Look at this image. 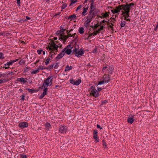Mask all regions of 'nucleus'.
I'll return each mask as SVG.
<instances>
[{"mask_svg":"<svg viewBox=\"0 0 158 158\" xmlns=\"http://www.w3.org/2000/svg\"><path fill=\"white\" fill-rule=\"evenodd\" d=\"M119 6L120 7V10H124L122 11L123 14L127 12H130V9L127 4L126 5H119Z\"/></svg>","mask_w":158,"mask_h":158,"instance_id":"1","label":"nucleus"},{"mask_svg":"<svg viewBox=\"0 0 158 158\" xmlns=\"http://www.w3.org/2000/svg\"><path fill=\"white\" fill-rule=\"evenodd\" d=\"M53 79V77L50 76L49 77L45 80L44 82V84L45 85L46 87L48 86H51L52 84V80Z\"/></svg>","mask_w":158,"mask_h":158,"instance_id":"2","label":"nucleus"},{"mask_svg":"<svg viewBox=\"0 0 158 158\" xmlns=\"http://www.w3.org/2000/svg\"><path fill=\"white\" fill-rule=\"evenodd\" d=\"M95 6H93L92 9H90V10L89 11V17H93L94 16L96 15L99 12V10L95 8Z\"/></svg>","mask_w":158,"mask_h":158,"instance_id":"3","label":"nucleus"},{"mask_svg":"<svg viewBox=\"0 0 158 158\" xmlns=\"http://www.w3.org/2000/svg\"><path fill=\"white\" fill-rule=\"evenodd\" d=\"M75 48V49H73V53L75 54V56L77 57L80 56L83 54L84 52L82 50L79 51L76 48Z\"/></svg>","mask_w":158,"mask_h":158,"instance_id":"4","label":"nucleus"},{"mask_svg":"<svg viewBox=\"0 0 158 158\" xmlns=\"http://www.w3.org/2000/svg\"><path fill=\"white\" fill-rule=\"evenodd\" d=\"M99 96L98 92L96 89H93L89 94V98H91L92 96L94 97L95 98L98 97Z\"/></svg>","mask_w":158,"mask_h":158,"instance_id":"5","label":"nucleus"},{"mask_svg":"<svg viewBox=\"0 0 158 158\" xmlns=\"http://www.w3.org/2000/svg\"><path fill=\"white\" fill-rule=\"evenodd\" d=\"M28 124L26 122H22L19 123V127L22 129L24 128L27 127H28Z\"/></svg>","mask_w":158,"mask_h":158,"instance_id":"6","label":"nucleus"},{"mask_svg":"<svg viewBox=\"0 0 158 158\" xmlns=\"http://www.w3.org/2000/svg\"><path fill=\"white\" fill-rule=\"evenodd\" d=\"M110 77L109 75H107L106 74H105L103 76L102 79L105 81V82L107 83L109 82L110 80Z\"/></svg>","mask_w":158,"mask_h":158,"instance_id":"7","label":"nucleus"},{"mask_svg":"<svg viewBox=\"0 0 158 158\" xmlns=\"http://www.w3.org/2000/svg\"><path fill=\"white\" fill-rule=\"evenodd\" d=\"M59 131L61 133H66V127L65 126H61L60 127Z\"/></svg>","mask_w":158,"mask_h":158,"instance_id":"8","label":"nucleus"},{"mask_svg":"<svg viewBox=\"0 0 158 158\" xmlns=\"http://www.w3.org/2000/svg\"><path fill=\"white\" fill-rule=\"evenodd\" d=\"M98 131L97 130H94V136L93 138L95 139L97 142L99 141V139L97 137L98 136Z\"/></svg>","mask_w":158,"mask_h":158,"instance_id":"9","label":"nucleus"},{"mask_svg":"<svg viewBox=\"0 0 158 158\" xmlns=\"http://www.w3.org/2000/svg\"><path fill=\"white\" fill-rule=\"evenodd\" d=\"M119 5L118 6L115 7V9H113L111 10V12L113 14H115L120 12V9Z\"/></svg>","mask_w":158,"mask_h":158,"instance_id":"10","label":"nucleus"},{"mask_svg":"<svg viewBox=\"0 0 158 158\" xmlns=\"http://www.w3.org/2000/svg\"><path fill=\"white\" fill-rule=\"evenodd\" d=\"M92 45H90V46L92 47L91 48H90V51H91L92 52L95 53H97V50L95 46L94 47V48H93L94 47V45L93 44H92Z\"/></svg>","mask_w":158,"mask_h":158,"instance_id":"11","label":"nucleus"},{"mask_svg":"<svg viewBox=\"0 0 158 158\" xmlns=\"http://www.w3.org/2000/svg\"><path fill=\"white\" fill-rule=\"evenodd\" d=\"M65 55V53H63L61 52L58 55L57 57L55 58V60H58L62 58Z\"/></svg>","mask_w":158,"mask_h":158,"instance_id":"12","label":"nucleus"},{"mask_svg":"<svg viewBox=\"0 0 158 158\" xmlns=\"http://www.w3.org/2000/svg\"><path fill=\"white\" fill-rule=\"evenodd\" d=\"M25 80H27V79L22 77L18 78L17 81L21 82H23V83H26L27 82V81Z\"/></svg>","mask_w":158,"mask_h":158,"instance_id":"13","label":"nucleus"},{"mask_svg":"<svg viewBox=\"0 0 158 158\" xmlns=\"http://www.w3.org/2000/svg\"><path fill=\"white\" fill-rule=\"evenodd\" d=\"M26 89L29 92H30L31 94H32L34 93H36L38 91L37 89H33L29 88H27Z\"/></svg>","mask_w":158,"mask_h":158,"instance_id":"14","label":"nucleus"},{"mask_svg":"<svg viewBox=\"0 0 158 158\" xmlns=\"http://www.w3.org/2000/svg\"><path fill=\"white\" fill-rule=\"evenodd\" d=\"M49 45H50V46H48V47H51V48H53L57 46L55 43V42L53 41H52L51 44L49 43Z\"/></svg>","mask_w":158,"mask_h":158,"instance_id":"15","label":"nucleus"},{"mask_svg":"<svg viewBox=\"0 0 158 158\" xmlns=\"http://www.w3.org/2000/svg\"><path fill=\"white\" fill-rule=\"evenodd\" d=\"M76 18V16L75 15L73 14L70 15L69 16L66 18V19H70L71 21L73 19H75Z\"/></svg>","mask_w":158,"mask_h":158,"instance_id":"16","label":"nucleus"},{"mask_svg":"<svg viewBox=\"0 0 158 158\" xmlns=\"http://www.w3.org/2000/svg\"><path fill=\"white\" fill-rule=\"evenodd\" d=\"M73 66H69L68 65H67L65 67V69H64V71L66 72L67 71H69L72 69Z\"/></svg>","mask_w":158,"mask_h":158,"instance_id":"17","label":"nucleus"},{"mask_svg":"<svg viewBox=\"0 0 158 158\" xmlns=\"http://www.w3.org/2000/svg\"><path fill=\"white\" fill-rule=\"evenodd\" d=\"M47 49L48 51H50L51 52H50V53H54L55 55L56 54V53H54L55 50H53V48H51V47H47Z\"/></svg>","mask_w":158,"mask_h":158,"instance_id":"18","label":"nucleus"},{"mask_svg":"<svg viewBox=\"0 0 158 158\" xmlns=\"http://www.w3.org/2000/svg\"><path fill=\"white\" fill-rule=\"evenodd\" d=\"M100 31L101 30L99 29L96 32H94L93 33L89 34V37L91 36L92 35L94 36L96 35L98 33H99Z\"/></svg>","mask_w":158,"mask_h":158,"instance_id":"19","label":"nucleus"},{"mask_svg":"<svg viewBox=\"0 0 158 158\" xmlns=\"http://www.w3.org/2000/svg\"><path fill=\"white\" fill-rule=\"evenodd\" d=\"M88 16H87V18H88L87 20L84 23L85 26L86 27H88L89 26V20L88 18Z\"/></svg>","mask_w":158,"mask_h":158,"instance_id":"20","label":"nucleus"},{"mask_svg":"<svg viewBox=\"0 0 158 158\" xmlns=\"http://www.w3.org/2000/svg\"><path fill=\"white\" fill-rule=\"evenodd\" d=\"M127 122L130 123L132 124L134 121V119L132 118H128L127 119Z\"/></svg>","mask_w":158,"mask_h":158,"instance_id":"21","label":"nucleus"},{"mask_svg":"<svg viewBox=\"0 0 158 158\" xmlns=\"http://www.w3.org/2000/svg\"><path fill=\"white\" fill-rule=\"evenodd\" d=\"M81 81L80 79H78L76 81H74V85H78L81 82Z\"/></svg>","mask_w":158,"mask_h":158,"instance_id":"22","label":"nucleus"},{"mask_svg":"<svg viewBox=\"0 0 158 158\" xmlns=\"http://www.w3.org/2000/svg\"><path fill=\"white\" fill-rule=\"evenodd\" d=\"M78 31L81 34H82L84 33V28L83 27H80L78 30Z\"/></svg>","mask_w":158,"mask_h":158,"instance_id":"23","label":"nucleus"},{"mask_svg":"<svg viewBox=\"0 0 158 158\" xmlns=\"http://www.w3.org/2000/svg\"><path fill=\"white\" fill-rule=\"evenodd\" d=\"M39 70L40 69H37L36 70H33L31 72V74H36L39 71Z\"/></svg>","mask_w":158,"mask_h":158,"instance_id":"24","label":"nucleus"},{"mask_svg":"<svg viewBox=\"0 0 158 158\" xmlns=\"http://www.w3.org/2000/svg\"><path fill=\"white\" fill-rule=\"evenodd\" d=\"M91 2V6H90V9H92L93 8V6H95V4H94V1L95 0H89Z\"/></svg>","mask_w":158,"mask_h":158,"instance_id":"25","label":"nucleus"},{"mask_svg":"<svg viewBox=\"0 0 158 158\" xmlns=\"http://www.w3.org/2000/svg\"><path fill=\"white\" fill-rule=\"evenodd\" d=\"M88 9V6H87L86 7H84L83 9V11L82 13V14L84 15L87 12Z\"/></svg>","mask_w":158,"mask_h":158,"instance_id":"26","label":"nucleus"},{"mask_svg":"<svg viewBox=\"0 0 158 158\" xmlns=\"http://www.w3.org/2000/svg\"><path fill=\"white\" fill-rule=\"evenodd\" d=\"M71 52H72V51H71V49H67L66 50V51L65 52V53H66L67 54L69 55L70 54Z\"/></svg>","mask_w":158,"mask_h":158,"instance_id":"27","label":"nucleus"},{"mask_svg":"<svg viewBox=\"0 0 158 158\" xmlns=\"http://www.w3.org/2000/svg\"><path fill=\"white\" fill-rule=\"evenodd\" d=\"M126 23V22L125 21H121V23H120V26H121V27H123L125 24Z\"/></svg>","mask_w":158,"mask_h":158,"instance_id":"28","label":"nucleus"},{"mask_svg":"<svg viewBox=\"0 0 158 158\" xmlns=\"http://www.w3.org/2000/svg\"><path fill=\"white\" fill-rule=\"evenodd\" d=\"M129 12H127V13H125V14H123L122 13V15H123V16H125L127 18L130 17V16L129 15Z\"/></svg>","mask_w":158,"mask_h":158,"instance_id":"29","label":"nucleus"},{"mask_svg":"<svg viewBox=\"0 0 158 158\" xmlns=\"http://www.w3.org/2000/svg\"><path fill=\"white\" fill-rule=\"evenodd\" d=\"M13 64L11 60H10V61L7 62L6 64H4V66H6L8 65V66L10 65H12Z\"/></svg>","mask_w":158,"mask_h":158,"instance_id":"30","label":"nucleus"},{"mask_svg":"<svg viewBox=\"0 0 158 158\" xmlns=\"http://www.w3.org/2000/svg\"><path fill=\"white\" fill-rule=\"evenodd\" d=\"M63 39L62 40L64 41V42H65L66 41L67 38H66V35H64V33H63Z\"/></svg>","mask_w":158,"mask_h":158,"instance_id":"31","label":"nucleus"},{"mask_svg":"<svg viewBox=\"0 0 158 158\" xmlns=\"http://www.w3.org/2000/svg\"><path fill=\"white\" fill-rule=\"evenodd\" d=\"M126 4L130 9H131V7L135 5V3H132L130 4L126 3Z\"/></svg>","mask_w":158,"mask_h":158,"instance_id":"32","label":"nucleus"},{"mask_svg":"<svg viewBox=\"0 0 158 158\" xmlns=\"http://www.w3.org/2000/svg\"><path fill=\"white\" fill-rule=\"evenodd\" d=\"M38 69H40L43 70V69H46L47 70H49V69L48 67L43 68V66L42 65H40L39 66V68Z\"/></svg>","mask_w":158,"mask_h":158,"instance_id":"33","label":"nucleus"},{"mask_svg":"<svg viewBox=\"0 0 158 158\" xmlns=\"http://www.w3.org/2000/svg\"><path fill=\"white\" fill-rule=\"evenodd\" d=\"M25 61L21 59L19 61V64L20 65H22L24 64Z\"/></svg>","mask_w":158,"mask_h":158,"instance_id":"34","label":"nucleus"},{"mask_svg":"<svg viewBox=\"0 0 158 158\" xmlns=\"http://www.w3.org/2000/svg\"><path fill=\"white\" fill-rule=\"evenodd\" d=\"M50 60V59L49 58V57H48L46 59V60L45 63V64L46 65H47L49 64Z\"/></svg>","mask_w":158,"mask_h":158,"instance_id":"35","label":"nucleus"},{"mask_svg":"<svg viewBox=\"0 0 158 158\" xmlns=\"http://www.w3.org/2000/svg\"><path fill=\"white\" fill-rule=\"evenodd\" d=\"M103 18H106L107 17L109 16V15L108 14L107 12H105V14L103 13V15H102Z\"/></svg>","mask_w":158,"mask_h":158,"instance_id":"36","label":"nucleus"},{"mask_svg":"<svg viewBox=\"0 0 158 158\" xmlns=\"http://www.w3.org/2000/svg\"><path fill=\"white\" fill-rule=\"evenodd\" d=\"M44 125L46 128H49L51 127L50 124L48 123H46Z\"/></svg>","mask_w":158,"mask_h":158,"instance_id":"37","label":"nucleus"},{"mask_svg":"<svg viewBox=\"0 0 158 158\" xmlns=\"http://www.w3.org/2000/svg\"><path fill=\"white\" fill-rule=\"evenodd\" d=\"M67 6V5L66 3L64 4H63L61 7V9H64Z\"/></svg>","mask_w":158,"mask_h":158,"instance_id":"38","label":"nucleus"},{"mask_svg":"<svg viewBox=\"0 0 158 158\" xmlns=\"http://www.w3.org/2000/svg\"><path fill=\"white\" fill-rule=\"evenodd\" d=\"M48 88H45L43 90V93H44L45 94L47 95V91H48Z\"/></svg>","mask_w":158,"mask_h":158,"instance_id":"39","label":"nucleus"},{"mask_svg":"<svg viewBox=\"0 0 158 158\" xmlns=\"http://www.w3.org/2000/svg\"><path fill=\"white\" fill-rule=\"evenodd\" d=\"M46 95L44 93H43L41 94L40 95V96L39 98L40 99H42L44 97V96L45 95Z\"/></svg>","mask_w":158,"mask_h":158,"instance_id":"40","label":"nucleus"},{"mask_svg":"<svg viewBox=\"0 0 158 158\" xmlns=\"http://www.w3.org/2000/svg\"><path fill=\"white\" fill-rule=\"evenodd\" d=\"M106 83L105 82V81H104L103 80H102V81H99L98 82V85H101Z\"/></svg>","mask_w":158,"mask_h":158,"instance_id":"41","label":"nucleus"},{"mask_svg":"<svg viewBox=\"0 0 158 158\" xmlns=\"http://www.w3.org/2000/svg\"><path fill=\"white\" fill-rule=\"evenodd\" d=\"M60 31L61 33L64 32L65 31V29H63L62 26H60Z\"/></svg>","mask_w":158,"mask_h":158,"instance_id":"42","label":"nucleus"},{"mask_svg":"<svg viewBox=\"0 0 158 158\" xmlns=\"http://www.w3.org/2000/svg\"><path fill=\"white\" fill-rule=\"evenodd\" d=\"M54 64H53L49 65L48 67L49 69V70H50V69L53 68L54 67Z\"/></svg>","mask_w":158,"mask_h":158,"instance_id":"43","label":"nucleus"},{"mask_svg":"<svg viewBox=\"0 0 158 158\" xmlns=\"http://www.w3.org/2000/svg\"><path fill=\"white\" fill-rule=\"evenodd\" d=\"M59 47V46L58 45L57 46L53 48V49L54 50H55L56 52H57L58 50V48Z\"/></svg>","mask_w":158,"mask_h":158,"instance_id":"44","label":"nucleus"},{"mask_svg":"<svg viewBox=\"0 0 158 158\" xmlns=\"http://www.w3.org/2000/svg\"><path fill=\"white\" fill-rule=\"evenodd\" d=\"M63 34H61L60 35V36L59 37V40H62L63 39Z\"/></svg>","mask_w":158,"mask_h":158,"instance_id":"45","label":"nucleus"},{"mask_svg":"<svg viewBox=\"0 0 158 158\" xmlns=\"http://www.w3.org/2000/svg\"><path fill=\"white\" fill-rule=\"evenodd\" d=\"M111 20V22H112V23H114L115 21V19L113 18H111L110 20Z\"/></svg>","mask_w":158,"mask_h":158,"instance_id":"46","label":"nucleus"},{"mask_svg":"<svg viewBox=\"0 0 158 158\" xmlns=\"http://www.w3.org/2000/svg\"><path fill=\"white\" fill-rule=\"evenodd\" d=\"M45 87H46V86H45V85L43 83V85L41 87H39V89H42L44 87L45 88Z\"/></svg>","mask_w":158,"mask_h":158,"instance_id":"47","label":"nucleus"},{"mask_svg":"<svg viewBox=\"0 0 158 158\" xmlns=\"http://www.w3.org/2000/svg\"><path fill=\"white\" fill-rule=\"evenodd\" d=\"M3 53L0 52V59H2L4 58V57H2Z\"/></svg>","mask_w":158,"mask_h":158,"instance_id":"48","label":"nucleus"},{"mask_svg":"<svg viewBox=\"0 0 158 158\" xmlns=\"http://www.w3.org/2000/svg\"><path fill=\"white\" fill-rule=\"evenodd\" d=\"M70 82L72 84H73L74 85V80H73V79H72L70 80Z\"/></svg>","mask_w":158,"mask_h":158,"instance_id":"49","label":"nucleus"},{"mask_svg":"<svg viewBox=\"0 0 158 158\" xmlns=\"http://www.w3.org/2000/svg\"><path fill=\"white\" fill-rule=\"evenodd\" d=\"M107 102V101L106 100H105L102 102V103L101 104V106H102L103 104H106Z\"/></svg>","mask_w":158,"mask_h":158,"instance_id":"50","label":"nucleus"},{"mask_svg":"<svg viewBox=\"0 0 158 158\" xmlns=\"http://www.w3.org/2000/svg\"><path fill=\"white\" fill-rule=\"evenodd\" d=\"M70 1L72 2V4H73L77 2V0H70Z\"/></svg>","mask_w":158,"mask_h":158,"instance_id":"51","label":"nucleus"},{"mask_svg":"<svg viewBox=\"0 0 158 158\" xmlns=\"http://www.w3.org/2000/svg\"><path fill=\"white\" fill-rule=\"evenodd\" d=\"M43 51L42 50H39L37 51V52L38 54L40 55L41 54L42 52Z\"/></svg>","mask_w":158,"mask_h":158,"instance_id":"52","label":"nucleus"},{"mask_svg":"<svg viewBox=\"0 0 158 158\" xmlns=\"http://www.w3.org/2000/svg\"><path fill=\"white\" fill-rule=\"evenodd\" d=\"M82 7L81 5H79L78 7L77 8L76 11H77L78 10L80 9Z\"/></svg>","mask_w":158,"mask_h":158,"instance_id":"53","label":"nucleus"},{"mask_svg":"<svg viewBox=\"0 0 158 158\" xmlns=\"http://www.w3.org/2000/svg\"><path fill=\"white\" fill-rule=\"evenodd\" d=\"M68 35H66V38H68L70 37H72V35L71 34H67Z\"/></svg>","mask_w":158,"mask_h":158,"instance_id":"54","label":"nucleus"},{"mask_svg":"<svg viewBox=\"0 0 158 158\" xmlns=\"http://www.w3.org/2000/svg\"><path fill=\"white\" fill-rule=\"evenodd\" d=\"M100 26V24L98 25V24H95L93 28L96 29L97 28L98 26Z\"/></svg>","mask_w":158,"mask_h":158,"instance_id":"55","label":"nucleus"},{"mask_svg":"<svg viewBox=\"0 0 158 158\" xmlns=\"http://www.w3.org/2000/svg\"><path fill=\"white\" fill-rule=\"evenodd\" d=\"M61 33V32H60V30H58L56 33V34L58 35H60V33Z\"/></svg>","mask_w":158,"mask_h":158,"instance_id":"56","label":"nucleus"},{"mask_svg":"<svg viewBox=\"0 0 158 158\" xmlns=\"http://www.w3.org/2000/svg\"><path fill=\"white\" fill-rule=\"evenodd\" d=\"M67 49V48H64V49L61 52L62 53H65V52L66 51V50Z\"/></svg>","mask_w":158,"mask_h":158,"instance_id":"57","label":"nucleus"},{"mask_svg":"<svg viewBox=\"0 0 158 158\" xmlns=\"http://www.w3.org/2000/svg\"><path fill=\"white\" fill-rule=\"evenodd\" d=\"M58 63H56V65L54 66V68L55 69H57L58 67Z\"/></svg>","mask_w":158,"mask_h":158,"instance_id":"58","label":"nucleus"},{"mask_svg":"<svg viewBox=\"0 0 158 158\" xmlns=\"http://www.w3.org/2000/svg\"><path fill=\"white\" fill-rule=\"evenodd\" d=\"M108 26L110 27V28L113 31V27L111 26L110 24H109V25H107Z\"/></svg>","mask_w":158,"mask_h":158,"instance_id":"59","label":"nucleus"},{"mask_svg":"<svg viewBox=\"0 0 158 158\" xmlns=\"http://www.w3.org/2000/svg\"><path fill=\"white\" fill-rule=\"evenodd\" d=\"M107 21L105 20V19L103 20L102 22H101L100 23V25L102 24V23H104L106 22Z\"/></svg>","mask_w":158,"mask_h":158,"instance_id":"60","label":"nucleus"},{"mask_svg":"<svg viewBox=\"0 0 158 158\" xmlns=\"http://www.w3.org/2000/svg\"><path fill=\"white\" fill-rule=\"evenodd\" d=\"M21 96L22 97L21 98V99L23 101L24 100L25 96L24 95H23Z\"/></svg>","mask_w":158,"mask_h":158,"instance_id":"61","label":"nucleus"},{"mask_svg":"<svg viewBox=\"0 0 158 158\" xmlns=\"http://www.w3.org/2000/svg\"><path fill=\"white\" fill-rule=\"evenodd\" d=\"M97 127L98 128H100V129H102V127H100V126L98 125V124H97Z\"/></svg>","mask_w":158,"mask_h":158,"instance_id":"62","label":"nucleus"},{"mask_svg":"<svg viewBox=\"0 0 158 158\" xmlns=\"http://www.w3.org/2000/svg\"><path fill=\"white\" fill-rule=\"evenodd\" d=\"M21 157L22 158H27V156L26 155H21Z\"/></svg>","mask_w":158,"mask_h":158,"instance_id":"63","label":"nucleus"},{"mask_svg":"<svg viewBox=\"0 0 158 158\" xmlns=\"http://www.w3.org/2000/svg\"><path fill=\"white\" fill-rule=\"evenodd\" d=\"M104 27L103 26H101L100 28L99 29L101 31L104 28Z\"/></svg>","mask_w":158,"mask_h":158,"instance_id":"64","label":"nucleus"}]
</instances>
